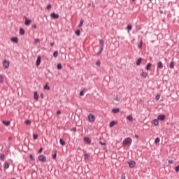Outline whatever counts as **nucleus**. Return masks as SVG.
Here are the masks:
<instances>
[{
    "mask_svg": "<svg viewBox=\"0 0 179 179\" xmlns=\"http://www.w3.org/2000/svg\"><path fill=\"white\" fill-rule=\"evenodd\" d=\"M88 120L90 122H94V121H96V117H94V115L93 114H90L88 115Z\"/></svg>",
    "mask_w": 179,
    "mask_h": 179,
    "instance_id": "obj_4",
    "label": "nucleus"
},
{
    "mask_svg": "<svg viewBox=\"0 0 179 179\" xmlns=\"http://www.w3.org/2000/svg\"><path fill=\"white\" fill-rule=\"evenodd\" d=\"M141 64H142V58H139L138 59L137 62H136V65L137 66H139V65H141Z\"/></svg>",
    "mask_w": 179,
    "mask_h": 179,
    "instance_id": "obj_16",
    "label": "nucleus"
},
{
    "mask_svg": "<svg viewBox=\"0 0 179 179\" xmlns=\"http://www.w3.org/2000/svg\"><path fill=\"white\" fill-rule=\"evenodd\" d=\"M53 56L55 57V58H57V57H58V51H55L53 52Z\"/></svg>",
    "mask_w": 179,
    "mask_h": 179,
    "instance_id": "obj_30",
    "label": "nucleus"
},
{
    "mask_svg": "<svg viewBox=\"0 0 179 179\" xmlns=\"http://www.w3.org/2000/svg\"><path fill=\"white\" fill-rule=\"evenodd\" d=\"M149 1H152V0H149Z\"/></svg>",
    "mask_w": 179,
    "mask_h": 179,
    "instance_id": "obj_60",
    "label": "nucleus"
},
{
    "mask_svg": "<svg viewBox=\"0 0 179 179\" xmlns=\"http://www.w3.org/2000/svg\"><path fill=\"white\" fill-rule=\"evenodd\" d=\"M153 124L155 125V127H157V125H159V119H155L153 120Z\"/></svg>",
    "mask_w": 179,
    "mask_h": 179,
    "instance_id": "obj_17",
    "label": "nucleus"
},
{
    "mask_svg": "<svg viewBox=\"0 0 179 179\" xmlns=\"http://www.w3.org/2000/svg\"><path fill=\"white\" fill-rule=\"evenodd\" d=\"M99 143H100V145H101L102 146H106V143L104 142V143H103V142H101V141H99Z\"/></svg>",
    "mask_w": 179,
    "mask_h": 179,
    "instance_id": "obj_44",
    "label": "nucleus"
},
{
    "mask_svg": "<svg viewBox=\"0 0 179 179\" xmlns=\"http://www.w3.org/2000/svg\"><path fill=\"white\" fill-rule=\"evenodd\" d=\"M157 120H159L160 121H164L166 120V115H159L157 117Z\"/></svg>",
    "mask_w": 179,
    "mask_h": 179,
    "instance_id": "obj_8",
    "label": "nucleus"
},
{
    "mask_svg": "<svg viewBox=\"0 0 179 179\" xmlns=\"http://www.w3.org/2000/svg\"><path fill=\"white\" fill-rule=\"evenodd\" d=\"M99 44L101 45V48H100L99 52H98V55H100V54L103 52V50L104 48V41H103L102 39H100Z\"/></svg>",
    "mask_w": 179,
    "mask_h": 179,
    "instance_id": "obj_2",
    "label": "nucleus"
},
{
    "mask_svg": "<svg viewBox=\"0 0 179 179\" xmlns=\"http://www.w3.org/2000/svg\"><path fill=\"white\" fill-rule=\"evenodd\" d=\"M168 163H169V164H173V163H174V161L172 160V159H170V160L168 161Z\"/></svg>",
    "mask_w": 179,
    "mask_h": 179,
    "instance_id": "obj_43",
    "label": "nucleus"
},
{
    "mask_svg": "<svg viewBox=\"0 0 179 179\" xmlns=\"http://www.w3.org/2000/svg\"><path fill=\"white\" fill-rule=\"evenodd\" d=\"M112 113H113L114 114H117V113H120V108H113L112 110Z\"/></svg>",
    "mask_w": 179,
    "mask_h": 179,
    "instance_id": "obj_14",
    "label": "nucleus"
},
{
    "mask_svg": "<svg viewBox=\"0 0 179 179\" xmlns=\"http://www.w3.org/2000/svg\"><path fill=\"white\" fill-rule=\"evenodd\" d=\"M127 30H132V25L131 24H128L127 27Z\"/></svg>",
    "mask_w": 179,
    "mask_h": 179,
    "instance_id": "obj_31",
    "label": "nucleus"
},
{
    "mask_svg": "<svg viewBox=\"0 0 179 179\" xmlns=\"http://www.w3.org/2000/svg\"><path fill=\"white\" fill-rule=\"evenodd\" d=\"M52 159H57V150L55 151V154L52 155Z\"/></svg>",
    "mask_w": 179,
    "mask_h": 179,
    "instance_id": "obj_35",
    "label": "nucleus"
},
{
    "mask_svg": "<svg viewBox=\"0 0 179 179\" xmlns=\"http://www.w3.org/2000/svg\"><path fill=\"white\" fill-rule=\"evenodd\" d=\"M96 65H97V66H100L101 65V62H100V61H97Z\"/></svg>",
    "mask_w": 179,
    "mask_h": 179,
    "instance_id": "obj_45",
    "label": "nucleus"
},
{
    "mask_svg": "<svg viewBox=\"0 0 179 179\" xmlns=\"http://www.w3.org/2000/svg\"><path fill=\"white\" fill-rule=\"evenodd\" d=\"M10 62L8 61H3V66L5 69H8L9 68Z\"/></svg>",
    "mask_w": 179,
    "mask_h": 179,
    "instance_id": "obj_5",
    "label": "nucleus"
},
{
    "mask_svg": "<svg viewBox=\"0 0 179 179\" xmlns=\"http://www.w3.org/2000/svg\"><path fill=\"white\" fill-rule=\"evenodd\" d=\"M115 124H117V122H115V121L110 122V124H109L110 128H113V127H114V125H115Z\"/></svg>",
    "mask_w": 179,
    "mask_h": 179,
    "instance_id": "obj_19",
    "label": "nucleus"
},
{
    "mask_svg": "<svg viewBox=\"0 0 179 179\" xmlns=\"http://www.w3.org/2000/svg\"><path fill=\"white\" fill-rule=\"evenodd\" d=\"M57 115L61 114V110H57Z\"/></svg>",
    "mask_w": 179,
    "mask_h": 179,
    "instance_id": "obj_55",
    "label": "nucleus"
},
{
    "mask_svg": "<svg viewBox=\"0 0 179 179\" xmlns=\"http://www.w3.org/2000/svg\"><path fill=\"white\" fill-rule=\"evenodd\" d=\"M25 124L26 125H30L31 124V122L30 120H26Z\"/></svg>",
    "mask_w": 179,
    "mask_h": 179,
    "instance_id": "obj_37",
    "label": "nucleus"
},
{
    "mask_svg": "<svg viewBox=\"0 0 179 179\" xmlns=\"http://www.w3.org/2000/svg\"><path fill=\"white\" fill-rule=\"evenodd\" d=\"M84 159H85V160H89V155L85 154Z\"/></svg>",
    "mask_w": 179,
    "mask_h": 179,
    "instance_id": "obj_33",
    "label": "nucleus"
},
{
    "mask_svg": "<svg viewBox=\"0 0 179 179\" xmlns=\"http://www.w3.org/2000/svg\"><path fill=\"white\" fill-rule=\"evenodd\" d=\"M150 68H152V64L151 63H148L146 66L147 71H150Z\"/></svg>",
    "mask_w": 179,
    "mask_h": 179,
    "instance_id": "obj_23",
    "label": "nucleus"
},
{
    "mask_svg": "<svg viewBox=\"0 0 179 179\" xmlns=\"http://www.w3.org/2000/svg\"><path fill=\"white\" fill-rule=\"evenodd\" d=\"M10 41L17 44V43H19V38L17 37H13L10 38Z\"/></svg>",
    "mask_w": 179,
    "mask_h": 179,
    "instance_id": "obj_9",
    "label": "nucleus"
},
{
    "mask_svg": "<svg viewBox=\"0 0 179 179\" xmlns=\"http://www.w3.org/2000/svg\"><path fill=\"white\" fill-rule=\"evenodd\" d=\"M50 46H51V47H54V42H52V43H50Z\"/></svg>",
    "mask_w": 179,
    "mask_h": 179,
    "instance_id": "obj_56",
    "label": "nucleus"
},
{
    "mask_svg": "<svg viewBox=\"0 0 179 179\" xmlns=\"http://www.w3.org/2000/svg\"><path fill=\"white\" fill-rule=\"evenodd\" d=\"M6 156L4 154H0V158L3 160V159H5Z\"/></svg>",
    "mask_w": 179,
    "mask_h": 179,
    "instance_id": "obj_38",
    "label": "nucleus"
},
{
    "mask_svg": "<svg viewBox=\"0 0 179 179\" xmlns=\"http://www.w3.org/2000/svg\"><path fill=\"white\" fill-rule=\"evenodd\" d=\"M52 19H59V15L55 13H52L51 15H50Z\"/></svg>",
    "mask_w": 179,
    "mask_h": 179,
    "instance_id": "obj_7",
    "label": "nucleus"
},
{
    "mask_svg": "<svg viewBox=\"0 0 179 179\" xmlns=\"http://www.w3.org/2000/svg\"><path fill=\"white\" fill-rule=\"evenodd\" d=\"M0 83H3V77L0 75Z\"/></svg>",
    "mask_w": 179,
    "mask_h": 179,
    "instance_id": "obj_36",
    "label": "nucleus"
},
{
    "mask_svg": "<svg viewBox=\"0 0 179 179\" xmlns=\"http://www.w3.org/2000/svg\"><path fill=\"white\" fill-rule=\"evenodd\" d=\"M85 142H87L89 145L92 143V140L89 137H84Z\"/></svg>",
    "mask_w": 179,
    "mask_h": 179,
    "instance_id": "obj_11",
    "label": "nucleus"
},
{
    "mask_svg": "<svg viewBox=\"0 0 179 179\" xmlns=\"http://www.w3.org/2000/svg\"><path fill=\"white\" fill-rule=\"evenodd\" d=\"M3 124L6 125V127H9L10 125V122L3 120Z\"/></svg>",
    "mask_w": 179,
    "mask_h": 179,
    "instance_id": "obj_15",
    "label": "nucleus"
},
{
    "mask_svg": "<svg viewBox=\"0 0 179 179\" xmlns=\"http://www.w3.org/2000/svg\"><path fill=\"white\" fill-rule=\"evenodd\" d=\"M127 118L130 122L134 121V117H132V115H128Z\"/></svg>",
    "mask_w": 179,
    "mask_h": 179,
    "instance_id": "obj_24",
    "label": "nucleus"
},
{
    "mask_svg": "<svg viewBox=\"0 0 179 179\" xmlns=\"http://www.w3.org/2000/svg\"><path fill=\"white\" fill-rule=\"evenodd\" d=\"M158 69H163V63L162 62H159L157 63Z\"/></svg>",
    "mask_w": 179,
    "mask_h": 179,
    "instance_id": "obj_13",
    "label": "nucleus"
},
{
    "mask_svg": "<svg viewBox=\"0 0 179 179\" xmlns=\"http://www.w3.org/2000/svg\"><path fill=\"white\" fill-rule=\"evenodd\" d=\"M34 99L35 100H38V94L37 93V92H34Z\"/></svg>",
    "mask_w": 179,
    "mask_h": 179,
    "instance_id": "obj_21",
    "label": "nucleus"
},
{
    "mask_svg": "<svg viewBox=\"0 0 179 179\" xmlns=\"http://www.w3.org/2000/svg\"><path fill=\"white\" fill-rule=\"evenodd\" d=\"M57 69H62V64H57Z\"/></svg>",
    "mask_w": 179,
    "mask_h": 179,
    "instance_id": "obj_39",
    "label": "nucleus"
},
{
    "mask_svg": "<svg viewBox=\"0 0 179 179\" xmlns=\"http://www.w3.org/2000/svg\"><path fill=\"white\" fill-rule=\"evenodd\" d=\"M31 23V20H29L27 18L25 19L24 24L26 26H30Z\"/></svg>",
    "mask_w": 179,
    "mask_h": 179,
    "instance_id": "obj_12",
    "label": "nucleus"
},
{
    "mask_svg": "<svg viewBox=\"0 0 179 179\" xmlns=\"http://www.w3.org/2000/svg\"><path fill=\"white\" fill-rule=\"evenodd\" d=\"M35 43H40V39H35Z\"/></svg>",
    "mask_w": 179,
    "mask_h": 179,
    "instance_id": "obj_51",
    "label": "nucleus"
},
{
    "mask_svg": "<svg viewBox=\"0 0 179 179\" xmlns=\"http://www.w3.org/2000/svg\"><path fill=\"white\" fill-rule=\"evenodd\" d=\"M33 138L34 139V141H36V139L38 138V135L37 134H33Z\"/></svg>",
    "mask_w": 179,
    "mask_h": 179,
    "instance_id": "obj_34",
    "label": "nucleus"
},
{
    "mask_svg": "<svg viewBox=\"0 0 179 179\" xmlns=\"http://www.w3.org/2000/svg\"><path fill=\"white\" fill-rule=\"evenodd\" d=\"M41 97H43V94H41Z\"/></svg>",
    "mask_w": 179,
    "mask_h": 179,
    "instance_id": "obj_58",
    "label": "nucleus"
},
{
    "mask_svg": "<svg viewBox=\"0 0 179 179\" xmlns=\"http://www.w3.org/2000/svg\"><path fill=\"white\" fill-rule=\"evenodd\" d=\"M32 27H33V29H37V25L34 24V25H32Z\"/></svg>",
    "mask_w": 179,
    "mask_h": 179,
    "instance_id": "obj_50",
    "label": "nucleus"
},
{
    "mask_svg": "<svg viewBox=\"0 0 179 179\" xmlns=\"http://www.w3.org/2000/svg\"><path fill=\"white\" fill-rule=\"evenodd\" d=\"M59 142H60V145H62V146H65L66 143L65 141H64L62 138H60Z\"/></svg>",
    "mask_w": 179,
    "mask_h": 179,
    "instance_id": "obj_20",
    "label": "nucleus"
},
{
    "mask_svg": "<svg viewBox=\"0 0 179 179\" xmlns=\"http://www.w3.org/2000/svg\"><path fill=\"white\" fill-rule=\"evenodd\" d=\"M155 100H160V94H157V95L155 96Z\"/></svg>",
    "mask_w": 179,
    "mask_h": 179,
    "instance_id": "obj_41",
    "label": "nucleus"
},
{
    "mask_svg": "<svg viewBox=\"0 0 179 179\" xmlns=\"http://www.w3.org/2000/svg\"><path fill=\"white\" fill-rule=\"evenodd\" d=\"M131 143H132V138L129 137L125 138L122 142L123 146H127V145H131Z\"/></svg>",
    "mask_w": 179,
    "mask_h": 179,
    "instance_id": "obj_1",
    "label": "nucleus"
},
{
    "mask_svg": "<svg viewBox=\"0 0 179 179\" xmlns=\"http://www.w3.org/2000/svg\"><path fill=\"white\" fill-rule=\"evenodd\" d=\"M24 29H23V28H20V34L21 35V36H24Z\"/></svg>",
    "mask_w": 179,
    "mask_h": 179,
    "instance_id": "obj_18",
    "label": "nucleus"
},
{
    "mask_svg": "<svg viewBox=\"0 0 179 179\" xmlns=\"http://www.w3.org/2000/svg\"><path fill=\"white\" fill-rule=\"evenodd\" d=\"M71 131H74V132H76V127L71 129Z\"/></svg>",
    "mask_w": 179,
    "mask_h": 179,
    "instance_id": "obj_53",
    "label": "nucleus"
},
{
    "mask_svg": "<svg viewBox=\"0 0 179 179\" xmlns=\"http://www.w3.org/2000/svg\"><path fill=\"white\" fill-rule=\"evenodd\" d=\"M9 163H8V162H6V163H4V169L6 170V169H9Z\"/></svg>",
    "mask_w": 179,
    "mask_h": 179,
    "instance_id": "obj_26",
    "label": "nucleus"
},
{
    "mask_svg": "<svg viewBox=\"0 0 179 179\" xmlns=\"http://www.w3.org/2000/svg\"><path fill=\"white\" fill-rule=\"evenodd\" d=\"M39 162H42L43 163H45L47 162V158L43 155H41L38 157Z\"/></svg>",
    "mask_w": 179,
    "mask_h": 179,
    "instance_id": "obj_3",
    "label": "nucleus"
},
{
    "mask_svg": "<svg viewBox=\"0 0 179 179\" xmlns=\"http://www.w3.org/2000/svg\"><path fill=\"white\" fill-rule=\"evenodd\" d=\"M83 94H84L83 91H81V92H80V96H83Z\"/></svg>",
    "mask_w": 179,
    "mask_h": 179,
    "instance_id": "obj_52",
    "label": "nucleus"
},
{
    "mask_svg": "<svg viewBox=\"0 0 179 179\" xmlns=\"http://www.w3.org/2000/svg\"><path fill=\"white\" fill-rule=\"evenodd\" d=\"M43 89H45V90H50V86H48V85L46 84V85L44 86Z\"/></svg>",
    "mask_w": 179,
    "mask_h": 179,
    "instance_id": "obj_29",
    "label": "nucleus"
},
{
    "mask_svg": "<svg viewBox=\"0 0 179 179\" xmlns=\"http://www.w3.org/2000/svg\"><path fill=\"white\" fill-rule=\"evenodd\" d=\"M122 179H125V173H123V174L122 175Z\"/></svg>",
    "mask_w": 179,
    "mask_h": 179,
    "instance_id": "obj_49",
    "label": "nucleus"
},
{
    "mask_svg": "<svg viewBox=\"0 0 179 179\" xmlns=\"http://www.w3.org/2000/svg\"><path fill=\"white\" fill-rule=\"evenodd\" d=\"M174 65H175V63L174 62H171L170 64H169V67L171 68V69H173V68H174Z\"/></svg>",
    "mask_w": 179,
    "mask_h": 179,
    "instance_id": "obj_25",
    "label": "nucleus"
},
{
    "mask_svg": "<svg viewBox=\"0 0 179 179\" xmlns=\"http://www.w3.org/2000/svg\"><path fill=\"white\" fill-rule=\"evenodd\" d=\"M142 44H143V42L141 40V41H140L139 44L138 45V48H142Z\"/></svg>",
    "mask_w": 179,
    "mask_h": 179,
    "instance_id": "obj_28",
    "label": "nucleus"
},
{
    "mask_svg": "<svg viewBox=\"0 0 179 179\" xmlns=\"http://www.w3.org/2000/svg\"><path fill=\"white\" fill-rule=\"evenodd\" d=\"M116 101H118L120 99H118V96L115 98Z\"/></svg>",
    "mask_w": 179,
    "mask_h": 179,
    "instance_id": "obj_57",
    "label": "nucleus"
},
{
    "mask_svg": "<svg viewBox=\"0 0 179 179\" xmlns=\"http://www.w3.org/2000/svg\"><path fill=\"white\" fill-rule=\"evenodd\" d=\"M160 142V138H157L155 141V143H159Z\"/></svg>",
    "mask_w": 179,
    "mask_h": 179,
    "instance_id": "obj_40",
    "label": "nucleus"
},
{
    "mask_svg": "<svg viewBox=\"0 0 179 179\" xmlns=\"http://www.w3.org/2000/svg\"><path fill=\"white\" fill-rule=\"evenodd\" d=\"M141 76H143V78H146L148 76V73L145 72V71H143L141 73Z\"/></svg>",
    "mask_w": 179,
    "mask_h": 179,
    "instance_id": "obj_22",
    "label": "nucleus"
},
{
    "mask_svg": "<svg viewBox=\"0 0 179 179\" xmlns=\"http://www.w3.org/2000/svg\"><path fill=\"white\" fill-rule=\"evenodd\" d=\"M29 157H30L31 160H34V157H33V155L31 154L29 155Z\"/></svg>",
    "mask_w": 179,
    "mask_h": 179,
    "instance_id": "obj_46",
    "label": "nucleus"
},
{
    "mask_svg": "<svg viewBox=\"0 0 179 179\" xmlns=\"http://www.w3.org/2000/svg\"><path fill=\"white\" fill-rule=\"evenodd\" d=\"M175 170H176V171H177V172L179 171V165L177 166L175 168Z\"/></svg>",
    "mask_w": 179,
    "mask_h": 179,
    "instance_id": "obj_47",
    "label": "nucleus"
},
{
    "mask_svg": "<svg viewBox=\"0 0 179 179\" xmlns=\"http://www.w3.org/2000/svg\"><path fill=\"white\" fill-rule=\"evenodd\" d=\"M9 139H12V138H10Z\"/></svg>",
    "mask_w": 179,
    "mask_h": 179,
    "instance_id": "obj_59",
    "label": "nucleus"
},
{
    "mask_svg": "<svg viewBox=\"0 0 179 179\" xmlns=\"http://www.w3.org/2000/svg\"><path fill=\"white\" fill-rule=\"evenodd\" d=\"M135 166H136V163L135 162V161H131L129 162V167H130L131 169H134Z\"/></svg>",
    "mask_w": 179,
    "mask_h": 179,
    "instance_id": "obj_6",
    "label": "nucleus"
},
{
    "mask_svg": "<svg viewBox=\"0 0 179 179\" xmlns=\"http://www.w3.org/2000/svg\"><path fill=\"white\" fill-rule=\"evenodd\" d=\"M41 152H43V148H41L39 149V150L38 151V153L40 154V153H41Z\"/></svg>",
    "mask_w": 179,
    "mask_h": 179,
    "instance_id": "obj_48",
    "label": "nucleus"
},
{
    "mask_svg": "<svg viewBox=\"0 0 179 179\" xmlns=\"http://www.w3.org/2000/svg\"><path fill=\"white\" fill-rule=\"evenodd\" d=\"M40 64H41V56L37 57V59H36V66H39Z\"/></svg>",
    "mask_w": 179,
    "mask_h": 179,
    "instance_id": "obj_10",
    "label": "nucleus"
},
{
    "mask_svg": "<svg viewBox=\"0 0 179 179\" xmlns=\"http://www.w3.org/2000/svg\"><path fill=\"white\" fill-rule=\"evenodd\" d=\"M85 21L83 20V19H81L80 21V24L78 25V27H82V26H83V22Z\"/></svg>",
    "mask_w": 179,
    "mask_h": 179,
    "instance_id": "obj_27",
    "label": "nucleus"
},
{
    "mask_svg": "<svg viewBox=\"0 0 179 179\" xmlns=\"http://www.w3.org/2000/svg\"><path fill=\"white\" fill-rule=\"evenodd\" d=\"M132 1H135V0H132Z\"/></svg>",
    "mask_w": 179,
    "mask_h": 179,
    "instance_id": "obj_61",
    "label": "nucleus"
},
{
    "mask_svg": "<svg viewBox=\"0 0 179 179\" xmlns=\"http://www.w3.org/2000/svg\"><path fill=\"white\" fill-rule=\"evenodd\" d=\"M51 8H52V6H51V4H48V6H47V9L48 10H50V9H51Z\"/></svg>",
    "mask_w": 179,
    "mask_h": 179,
    "instance_id": "obj_42",
    "label": "nucleus"
},
{
    "mask_svg": "<svg viewBox=\"0 0 179 179\" xmlns=\"http://www.w3.org/2000/svg\"><path fill=\"white\" fill-rule=\"evenodd\" d=\"M75 33H76V36H80V30L78 29L76 31Z\"/></svg>",
    "mask_w": 179,
    "mask_h": 179,
    "instance_id": "obj_32",
    "label": "nucleus"
},
{
    "mask_svg": "<svg viewBox=\"0 0 179 179\" xmlns=\"http://www.w3.org/2000/svg\"><path fill=\"white\" fill-rule=\"evenodd\" d=\"M135 138H136V139H139V136H138V134H135Z\"/></svg>",
    "mask_w": 179,
    "mask_h": 179,
    "instance_id": "obj_54",
    "label": "nucleus"
}]
</instances>
